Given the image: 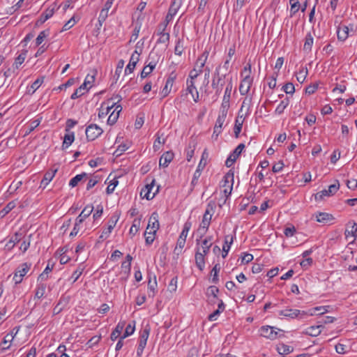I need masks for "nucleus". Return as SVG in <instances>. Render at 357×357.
Listing matches in <instances>:
<instances>
[{"mask_svg": "<svg viewBox=\"0 0 357 357\" xmlns=\"http://www.w3.org/2000/svg\"><path fill=\"white\" fill-rule=\"evenodd\" d=\"M324 307H316L308 310H300L297 309L286 308L282 310H280L278 314L280 316H283L290 319H298L299 320H303L309 317L313 316L316 310H319Z\"/></svg>", "mask_w": 357, "mask_h": 357, "instance_id": "1", "label": "nucleus"}, {"mask_svg": "<svg viewBox=\"0 0 357 357\" xmlns=\"http://www.w3.org/2000/svg\"><path fill=\"white\" fill-rule=\"evenodd\" d=\"M95 81V75H87L84 83L77 89L71 95V99L75 100L84 94L91 87V84Z\"/></svg>", "mask_w": 357, "mask_h": 357, "instance_id": "2", "label": "nucleus"}, {"mask_svg": "<svg viewBox=\"0 0 357 357\" xmlns=\"http://www.w3.org/2000/svg\"><path fill=\"white\" fill-rule=\"evenodd\" d=\"M119 218V215L117 214L112 215L107 222V227L103 229L102 234L100 236V238L102 240H105L107 238L113 229L115 227L118 220Z\"/></svg>", "mask_w": 357, "mask_h": 357, "instance_id": "3", "label": "nucleus"}, {"mask_svg": "<svg viewBox=\"0 0 357 357\" xmlns=\"http://www.w3.org/2000/svg\"><path fill=\"white\" fill-rule=\"evenodd\" d=\"M281 330L270 326H263L259 328L260 335L267 339L275 340Z\"/></svg>", "mask_w": 357, "mask_h": 357, "instance_id": "4", "label": "nucleus"}, {"mask_svg": "<svg viewBox=\"0 0 357 357\" xmlns=\"http://www.w3.org/2000/svg\"><path fill=\"white\" fill-rule=\"evenodd\" d=\"M103 132L102 129L96 124H90L86 128V137L89 141H93Z\"/></svg>", "mask_w": 357, "mask_h": 357, "instance_id": "5", "label": "nucleus"}, {"mask_svg": "<svg viewBox=\"0 0 357 357\" xmlns=\"http://www.w3.org/2000/svg\"><path fill=\"white\" fill-rule=\"evenodd\" d=\"M22 64V53L18 54L16 57L15 62L12 64L6 71L4 73L6 77H15L20 73V67Z\"/></svg>", "mask_w": 357, "mask_h": 357, "instance_id": "6", "label": "nucleus"}, {"mask_svg": "<svg viewBox=\"0 0 357 357\" xmlns=\"http://www.w3.org/2000/svg\"><path fill=\"white\" fill-rule=\"evenodd\" d=\"M339 188L340 184L339 182L337 181L335 183L329 185L328 189H324L317 192L315 195V199L321 200L324 198V197L332 196L337 192Z\"/></svg>", "mask_w": 357, "mask_h": 357, "instance_id": "7", "label": "nucleus"}, {"mask_svg": "<svg viewBox=\"0 0 357 357\" xmlns=\"http://www.w3.org/2000/svg\"><path fill=\"white\" fill-rule=\"evenodd\" d=\"M212 240L213 237L211 236H208L203 240L196 239V249H200L201 253L208 255L213 245Z\"/></svg>", "mask_w": 357, "mask_h": 357, "instance_id": "8", "label": "nucleus"}, {"mask_svg": "<svg viewBox=\"0 0 357 357\" xmlns=\"http://www.w3.org/2000/svg\"><path fill=\"white\" fill-rule=\"evenodd\" d=\"M215 204L214 203L209 202L207 204L205 213L203 215L202 222L200 224L202 227L208 228L211 224V218L214 213Z\"/></svg>", "mask_w": 357, "mask_h": 357, "instance_id": "9", "label": "nucleus"}, {"mask_svg": "<svg viewBox=\"0 0 357 357\" xmlns=\"http://www.w3.org/2000/svg\"><path fill=\"white\" fill-rule=\"evenodd\" d=\"M244 149V144H238V146L233 151V152L231 153L228 156L225 161V165L227 167H231L234 164Z\"/></svg>", "mask_w": 357, "mask_h": 357, "instance_id": "10", "label": "nucleus"}, {"mask_svg": "<svg viewBox=\"0 0 357 357\" xmlns=\"http://www.w3.org/2000/svg\"><path fill=\"white\" fill-rule=\"evenodd\" d=\"M226 117L227 115L219 113L213 128V133L212 135V137L215 139H217L219 135L222 132V126L226 120Z\"/></svg>", "mask_w": 357, "mask_h": 357, "instance_id": "11", "label": "nucleus"}, {"mask_svg": "<svg viewBox=\"0 0 357 357\" xmlns=\"http://www.w3.org/2000/svg\"><path fill=\"white\" fill-rule=\"evenodd\" d=\"M253 78L249 75H244L239 86V91L242 96L248 94L252 85Z\"/></svg>", "mask_w": 357, "mask_h": 357, "instance_id": "12", "label": "nucleus"}, {"mask_svg": "<svg viewBox=\"0 0 357 357\" xmlns=\"http://www.w3.org/2000/svg\"><path fill=\"white\" fill-rule=\"evenodd\" d=\"M158 214L157 212H153L149 218V222L146 231H152L157 232L160 227Z\"/></svg>", "mask_w": 357, "mask_h": 357, "instance_id": "13", "label": "nucleus"}, {"mask_svg": "<svg viewBox=\"0 0 357 357\" xmlns=\"http://www.w3.org/2000/svg\"><path fill=\"white\" fill-rule=\"evenodd\" d=\"M140 52H139L137 50L132 54L129 63L126 67L125 74H129L133 72L136 64L139 60Z\"/></svg>", "mask_w": 357, "mask_h": 357, "instance_id": "14", "label": "nucleus"}, {"mask_svg": "<svg viewBox=\"0 0 357 357\" xmlns=\"http://www.w3.org/2000/svg\"><path fill=\"white\" fill-rule=\"evenodd\" d=\"M225 75H220V66L215 69L214 73L213 78L212 79L211 86L212 87H221L222 88L225 84Z\"/></svg>", "mask_w": 357, "mask_h": 357, "instance_id": "15", "label": "nucleus"}, {"mask_svg": "<svg viewBox=\"0 0 357 357\" xmlns=\"http://www.w3.org/2000/svg\"><path fill=\"white\" fill-rule=\"evenodd\" d=\"M186 84L188 92L192 95L194 101L197 102L199 101V93L195 86V81L187 79Z\"/></svg>", "mask_w": 357, "mask_h": 357, "instance_id": "16", "label": "nucleus"}, {"mask_svg": "<svg viewBox=\"0 0 357 357\" xmlns=\"http://www.w3.org/2000/svg\"><path fill=\"white\" fill-rule=\"evenodd\" d=\"M174 158V153L172 151H166L160 158L159 166L162 167H168L169 164Z\"/></svg>", "mask_w": 357, "mask_h": 357, "instance_id": "17", "label": "nucleus"}, {"mask_svg": "<svg viewBox=\"0 0 357 357\" xmlns=\"http://www.w3.org/2000/svg\"><path fill=\"white\" fill-rule=\"evenodd\" d=\"M155 179H153L150 183H147L144 188L142 190L141 195L144 193V198L147 200H151L155 197V192L151 193V190L154 186Z\"/></svg>", "mask_w": 357, "mask_h": 357, "instance_id": "18", "label": "nucleus"}, {"mask_svg": "<svg viewBox=\"0 0 357 357\" xmlns=\"http://www.w3.org/2000/svg\"><path fill=\"white\" fill-rule=\"evenodd\" d=\"M225 178V186L227 185V183H229L231 182V183L228 185L227 188H225L224 190L225 195L228 197L231 195V190L233 188V184H234V174L228 172L224 176Z\"/></svg>", "mask_w": 357, "mask_h": 357, "instance_id": "19", "label": "nucleus"}, {"mask_svg": "<svg viewBox=\"0 0 357 357\" xmlns=\"http://www.w3.org/2000/svg\"><path fill=\"white\" fill-rule=\"evenodd\" d=\"M206 255H204L201 253L200 249H197L195 253V264L197 267L200 270L203 271L205 267V256Z\"/></svg>", "mask_w": 357, "mask_h": 357, "instance_id": "20", "label": "nucleus"}, {"mask_svg": "<svg viewBox=\"0 0 357 357\" xmlns=\"http://www.w3.org/2000/svg\"><path fill=\"white\" fill-rule=\"evenodd\" d=\"M44 77H39L36 79L31 85L27 86L26 93L32 95L43 84Z\"/></svg>", "mask_w": 357, "mask_h": 357, "instance_id": "21", "label": "nucleus"}, {"mask_svg": "<svg viewBox=\"0 0 357 357\" xmlns=\"http://www.w3.org/2000/svg\"><path fill=\"white\" fill-rule=\"evenodd\" d=\"M314 43V38L310 32H308L305 37V42L303 45V51L306 53H310L312 51V47Z\"/></svg>", "mask_w": 357, "mask_h": 357, "instance_id": "22", "label": "nucleus"}, {"mask_svg": "<svg viewBox=\"0 0 357 357\" xmlns=\"http://www.w3.org/2000/svg\"><path fill=\"white\" fill-rule=\"evenodd\" d=\"M126 326L125 321H121L118 323L114 330L112 332L110 338L112 341H115L121 335L122 331Z\"/></svg>", "mask_w": 357, "mask_h": 357, "instance_id": "23", "label": "nucleus"}, {"mask_svg": "<svg viewBox=\"0 0 357 357\" xmlns=\"http://www.w3.org/2000/svg\"><path fill=\"white\" fill-rule=\"evenodd\" d=\"M245 118L243 117V115H240L238 114L236 121H235V125L234 128V132L236 138H238L239 137V134L242 130L243 124L244 122Z\"/></svg>", "mask_w": 357, "mask_h": 357, "instance_id": "24", "label": "nucleus"}, {"mask_svg": "<svg viewBox=\"0 0 357 357\" xmlns=\"http://www.w3.org/2000/svg\"><path fill=\"white\" fill-rule=\"evenodd\" d=\"M349 27L346 25L339 26L337 30V38L339 40L344 41L349 37Z\"/></svg>", "mask_w": 357, "mask_h": 357, "instance_id": "25", "label": "nucleus"}, {"mask_svg": "<svg viewBox=\"0 0 357 357\" xmlns=\"http://www.w3.org/2000/svg\"><path fill=\"white\" fill-rule=\"evenodd\" d=\"M316 220L317 222L326 224L334 220L333 216L327 213H319L316 215Z\"/></svg>", "mask_w": 357, "mask_h": 357, "instance_id": "26", "label": "nucleus"}, {"mask_svg": "<svg viewBox=\"0 0 357 357\" xmlns=\"http://www.w3.org/2000/svg\"><path fill=\"white\" fill-rule=\"evenodd\" d=\"M156 66V61H151L149 62V63L144 66L141 72V78L144 79L146 78L149 75H150L153 69L155 68Z\"/></svg>", "mask_w": 357, "mask_h": 357, "instance_id": "27", "label": "nucleus"}, {"mask_svg": "<svg viewBox=\"0 0 357 357\" xmlns=\"http://www.w3.org/2000/svg\"><path fill=\"white\" fill-rule=\"evenodd\" d=\"M56 172L57 169H50L47 172L41 181L40 186L43 185V187L45 188V186L52 180Z\"/></svg>", "mask_w": 357, "mask_h": 357, "instance_id": "28", "label": "nucleus"}, {"mask_svg": "<svg viewBox=\"0 0 357 357\" xmlns=\"http://www.w3.org/2000/svg\"><path fill=\"white\" fill-rule=\"evenodd\" d=\"M234 237L233 236H225V243L222 246V256L223 258H225L227 256V254L230 250L231 245L233 243Z\"/></svg>", "mask_w": 357, "mask_h": 357, "instance_id": "29", "label": "nucleus"}, {"mask_svg": "<svg viewBox=\"0 0 357 357\" xmlns=\"http://www.w3.org/2000/svg\"><path fill=\"white\" fill-rule=\"evenodd\" d=\"M322 327L321 325H318V326H312L309 328H307L304 332L303 333L305 334V335H310V336H312V337H317L318 336L321 331L320 329V328Z\"/></svg>", "mask_w": 357, "mask_h": 357, "instance_id": "30", "label": "nucleus"}, {"mask_svg": "<svg viewBox=\"0 0 357 357\" xmlns=\"http://www.w3.org/2000/svg\"><path fill=\"white\" fill-rule=\"evenodd\" d=\"M196 149V143L192 141L190 142L188 146L185 149V154H186V160L190 162L191 159L192 158L195 151Z\"/></svg>", "mask_w": 357, "mask_h": 357, "instance_id": "31", "label": "nucleus"}, {"mask_svg": "<svg viewBox=\"0 0 357 357\" xmlns=\"http://www.w3.org/2000/svg\"><path fill=\"white\" fill-rule=\"evenodd\" d=\"M347 229L345 230V236L348 237L349 236L353 237H357V223L355 222H349V225L347 226Z\"/></svg>", "mask_w": 357, "mask_h": 357, "instance_id": "32", "label": "nucleus"}, {"mask_svg": "<svg viewBox=\"0 0 357 357\" xmlns=\"http://www.w3.org/2000/svg\"><path fill=\"white\" fill-rule=\"evenodd\" d=\"M219 292V289L215 286H210L206 291V295L209 296H213V299L210 301L211 303H215L216 300H218V294Z\"/></svg>", "mask_w": 357, "mask_h": 357, "instance_id": "33", "label": "nucleus"}, {"mask_svg": "<svg viewBox=\"0 0 357 357\" xmlns=\"http://www.w3.org/2000/svg\"><path fill=\"white\" fill-rule=\"evenodd\" d=\"M277 351L281 355H286L293 352L294 348L284 343H280L277 346Z\"/></svg>", "mask_w": 357, "mask_h": 357, "instance_id": "34", "label": "nucleus"}, {"mask_svg": "<svg viewBox=\"0 0 357 357\" xmlns=\"http://www.w3.org/2000/svg\"><path fill=\"white\" fill-rule=\"evenodd\" d=\"M68 133L64 135L63 142V148H68L74 141L75 135L73 132H67Z\"/></svg>", "mask_w": 357, "mask_h": 357, "instance_id": "35", "label": "nucleus"}, {"mask_svg": "<svg viewBox=\"0 0 357 357\" xmlns=\"http://www.w3.org/2000/svg\"><path fill=\"white\" fill-rule=\"evenodd\" d=\"M167 24L164 25L162 29L160 30L159 35L160 38L158 40V43H167L169 40V34L165 32Z\"/></svg>", "mask_w": 357, "mask_h": 357, "instance_id": "36", "label": "nucleus"}, {"mask_svg": "<svg viewBox=\"0 0 357 357\" xmlns=\"http://www.w3.org/2000/svg\"><path fill=\"white\" fill-rule=\"evenodd\" d=\"M13 280L15 282V288H17V285L22 282V269H20V267L16 269Z\"/></svg>", "mask_w": 357, "mask_h": 357, "instance_id": "37", "label": "nucleus"}, {"mask_svg": "<svg viewBox=\"0 0 357 357\" xmlns=\"http://www.w3.org/2000/svg\"><path fill=\"white\" fill-rule=\"evenodd\" d=\"M289 104V100L288 98L282 100L280 103L276 107L275 112L278 114H281L284 112V109Z\"/></svg>", "mask_w": 357, "mask_h": 357, "instance_id": "38", "label": "nucleus"}, {"mask_svg": "<svg viewBox=\"0 0 357 357\" xmlns=\"http://www.w3.org/2000/svg\"><path fill=\"white\" fill-rule=\"evenodd\" d=\"M40 120L36 119L26 126L25 133L24 134V137L31 133L36 127H38L40 124Z\"/></svg>", "mask_w": 357, "mask_h": 357, "instance_id": "39", "label": "nucleus"}, {"mask_svg": "<svg viewBox=\"0 0 357 357\" xmlns=\"http://www.w3.org/2000/svg\"><path fill=\"white\" fill-rule=\"evenodd\" d=\"M87 177V174L86 173H82L80 174H77L75 176H74L70 181V183H69V185L71 186L72 188H74L75 187L79 182H80L84 178H86Z\"/></svg>", "mask_w": 357, "mask_h": 357, "instance_id": "40", "label": "nucleus"}, {"mask_svg": "<svg viewBox=\"0 0 357 357\" xmlns=\"http://www.w3.org/2000/svg\"><path fill=\"white\" fill-rule=\"evenodd\" d=\"M291 5L290 17H292L300 9V3L298 0H289Z\"/></svg>", "mask_w": 357, "mask_h": 357, "instance_id": "41", "label": "nucleus"}, {"mask_svg": "<svg viewBox=\"0 0 357 357\" xmlns=\"http://www.w3.org/2000/svg\"><path fill=\"white\" fill-rule=\"evenodd\" d=\"M208 157V153L206 149H204L202 153V158H201L199 163L197 167V169H199L200 171H202L204 169V167L206 165V160H207Z\"/></svg>", "mask_w": 357, "mask_h": 357, "instance_id": "42", "label": "nucleus"}, {"mask_svg": "<svg viewBox=\"0 0 357 357\" xmlns=\"http://www.w3.org/2000/svg\"><path fill=\"white\" fill-rule=\"evenodd\" d=\"M135 330V321H132L131 323H129L127 326L126 327V330L124 332L123 335L122 336V338H126L132 334L134 333Z\"/></svg>", "mask_w": 357, "mask_h": 357, "instance_id": "43", "label": "nucleus"}, {"mask_svg": "<svg viewBox=\"0 0 357 357\" xmlns=\"http://www.w3.org/2000/svg\"><path fill=\"white\" fill-rule=\"evenodd\" d=\"M181 6V5L178 4V2L172 1L168 11L170 18H173V17L177 13Z\"/></svg>", "mask_w": 357, "mask_h": 357, "instance_id": "44", "label": "nucleus"}, {"mask_svg": "<svg viewBox=\"0 0 357 357\" xmlns=\"http://www.w3.org/2000/svg\"><path fill=\"white\" fill-rule=\"evenodd\" d=\"M186 238L183 237H178L176 243V248L174 249V252L177 255H179L181 252L182 249L184 248L185 244Z\"/></svg>", "mask_w": 357, "mask_h": 357, "instance_id": "45", "label": "nucleus"}, {"mask_svg": "<svg viewBox=\"0 0 357 357\" xmlns=\"http://www.w3.org/2000/svg\"><path fill=\"white\" fill-rule=\"evenodd\" d=\"M232 89H233L232 80H231V79H230L229 80H228V82L227 84L225 91V94L223 96V99L227 100H230Z\"/></svg>", "mask_w": 357, "mask_h": 357, "instance_id": "46", "label": "nucleus"}, {"mask_svg": "<svg viewBox=\"0 0 357 357\" xmlns=\"http://www.w3.org/2000/svg\"><path fill=\"white\" fill-rule=\"evenodd\" d=\"M184 50L183 40L178 38L176 43L174 53L176 55L181 56Z\"/></svg>", "mask_w": 357, "mask_h": 357, "instance_id": "47", "label": "nucleus"}, {"mask_svg": "<svg viewBox=\"0 0 357 357\" xmlns=\"http://www.w3.org/2000/svg\"><path fill=\"white\" fill-rule=\"evenodd\" d=\"M130 147V143H122L118 146L117 149L114 153L116 157L120 156L123 152L128 150Z\"/></svg>", "mask_w": 357, "mask_h": 357, "instance_id": "48", "label": "nucleus"}, {"mask_svg": "<svg viewBox=\"0 0 357 357\" xmlns=\"http://www.w3.org/2000/svg\"><path fill=\"white\" fill-rule=\"evenodd\" d=\"M209 52L208 51H204L200 56L197 60L196 66L199 65L200 68H204L205 66L206 61L208 59Z\"/></svg>", "mask_w": 357, "mask_h": 357, "instance_id": "49", "label": "nucleus"}, {"mask_svg": "<svg viewBox=\"0 0 357 357\" xmlns=\"http://www.w3.org/2000/svg\"><path fill=\"white\" fill-rule=\"evenodd\" d=\"M93 210V206L91 205H88L84 207V208L82 211L81 213L78 216H79L82 219L85 220L91 214Z\"/></svg>", "mask_w": 357, "mask_h": 357, "instance_id": "50", "label": "nucleus"}, {"mask_svg": "<svg viewBox=\"0 0 357 357\" xmlns=\"http://www.w3.org/2000/svg\"><path fill=\"white\" fill-rule=\"evenodd\" d=\"M220 270L219 264H216L211 270L213 274L212 282L217 284L219 282L218 273Z\"/></svg>", "mask_w": 357, "mask_h": 357, "instance_id": "51", "label": "nucleus"}, {"mask_svg": "<svg viewBox=\"0 0 357 357\" xmlns=\"http://www.w3.org/2000/svg\"><path fill=\"white\" fill-rule=\"evenodd\" d=\"M307 75V69L306 68H302L300 69L298 73L296 74V79L300 83H303Z\"/></svg>", "mask_w": 357, "mask_h": 357, "instance_id": "52", "label": "nucleus"}, {"mask_svg": "<svg viewBox=\"0 0 357 357\" xmlns=\"http://www.w3.org/2000/svg\"><path fill=\"white\" fill-rule=\"evenodd\" d=\"M53 268L54 264H52L50 265V263L49 261L47 266L45 268L44 271L40 275L39 278L42 280H46L48 278V273L52 271Z\"/></svg>", "mask_w": 357, "mask_h": 357, "instance_id": "53", "label": "nucleus"}, {"mask_svg": "<svg viewBox=\"0 0 357 357\" xmlns=\"http://www.w3.org/2000/svg\"><path fill=\"white\" fill-rule=\"evenodd\" d=\"M49 30H45L41 31L36 39V45H40L43 42L44 39L49 36Z\"/></svg>", "mask_w": 357, "mask_h": 357, "instance_id": "54", "label": "nucleus"}, {"mask_svg": "<svg viewBox=\"0 0 357 357\" xmlns=\"http://www.w3.org/2000/svg\"><path fill=\"white\" fill-rule=\"evenodd\" d=\"M14 340V335L13 334H7L4 338L1 344L3 345V349H7L10 347V344L7 345L8 343L12 342Z\"/></svg>", "mask_w": 357, "mask_h": 357, "instance_id": "55", "label": "nucleus"}, {"mask_svg": "<svg viewBox=\"0 0 357 357\" xmlns=\"http://www.w3.org/2000/svg\"><path fill=\"white\" fill-rule=\"evenodd\" d=\"M192 227V222L190 221H186L183 225V230L180 234V237L187 238L188 231H190Z\"/></svg>", "mask_w": 357, "mask_h": 357, "instance_id": "56", "label": "nucleus"}, {"mask_svg": "<svg viewBox=\"0 0 357 357\" xmlns=\"http://www.w3.org/2000/svg\"><path fill=\"white\" fill-rule=\"evenodd\" d=\"M150 333V328L146 327L141 332L139 337V340L147 342Z\"/></svg>", "mask_w": 357, "mask_h": 357, "instance_id": "57", "label": "nucleus"}, {"mask_svg": "<svg viewBox=\"0 0 357 357\" xmlns=\"http://www.w3.org/2000/svg\"><path fill=\"white\" fill-rule=\"evenodd\" d=\"M157 287V281H156V276L153 275V280H151V278L149 275V279L148 282V289L153 292V296L155 294V290Z\"/></svg>", "mask_w": 357, "mask_h": 357, "instance_id": "58", "label": "nucleus"}, {"mask_svg": "<svg viewBox=\"0 0 357 357\" xmlns=\"http://www.w3.org/2000/svg\"><path fill=\"white\" fill-rule=\"evenodd\" d=\"M155 234L156 232H153L152 231H145L144 235L147 245H151L153 242Z\"/></svg>", "mask_w": 357, "mask_h": 357, "instance_id": "59", "label": "nucleus"}, {"mask_svg": "<svg viewBox=\"0 0 357 357\" xmlns=\"http://www.w3.org/2000/svg\"><path fill=\"white\" fill-rule=\"evenodd\" d=\"M229 101L230 100L222 99L219 113L227 115L228 109L229 108Z\"/></svg>", "mask_w": 357, "mask_h": 357, "instance_id": "60", "label": "nucleus"}, {"mask_svg": "<svg viewBox=\"0 0 357 357\" xmlns=\"http://www.w3.org/2000/svg\"><path fill=\"white\" fill-rule=\"evenodd\" d=\"M282 89L287 94L293 95L294 93L295 92L294 85L291 82H288L286 84H284L282 86Z\"/></svg>", "mask_w": 357, "mask_h": 357, "instance_id": "61", "label": "nucleus"}, {"mask_svg": "<svg viewBox=\"0 0 357 357\" xmlns=\"http://www.w3.org/2000/svg\"><path fill=\"white\" fill-rule=\"evenodd\" d=\"M118 184H119V181H118L117 178H113L109 182V184L108 185V186L107 188V190H106L107 193L108 195L112 194L114 192L115 187Z\"/></svg>", "mask_w": 357, "mask_h": 357, "instance_id": "62", "label": "nucleus"}, {"mask_svg": "<svg viewBox=\"0 0 357 357\" xmlns=\"http://www.w3.org/2000/svg\"><path fill=\"white\" fill-rule=\"evenodd\" d=\"M139 224H140L139 220H134L133 224L131 226L130 231H129L130 235L133 236L137 233L139 228Z\"/></svg>", "mask_w": 357, "mask_h": 357, "instance_id": "63", "label": "nucleus"}, {"mask_svg": "<svg viewBox=\"0 0 357 357\" xmlns=\"http://www.w3.org/2000/svg\"><path fill=\"white\" fill-rule=\"evenodd\" d=\"M347 86L345 80H342L340 83L336 84L335 88L333 89V92L339 91L340 93H344L346 91Z\"/></svg>", "mask_w": 357, "mask_h": 357, "instance_id": "64", "label": "nucleus"}]
</instances>
